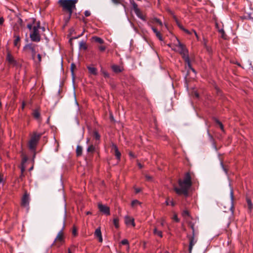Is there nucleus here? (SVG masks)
Segmentation results:
<instances>
[{
  "instance_id": "14",
  "label": "nucleus",
  "mask_w": 253,
  "mask_h": 253,
  "mask_svg": "<svg viewBox=\"0 0 253 253\" xmlns=\"http://www.w3.org/2000/svg\"><path fill=\"white\" fill-rule=\"evenodd\" d=\"M125 223L126 225H132L135 226L134 219L133 218L130 217L128 216H126L125 217Z\"/></svg>"
},
{
  "instance_id": "59",
  "label": "nucleus",
  "mask_w": 253,
  "mask_h": 253,
  "mask_svg": "<svg viewBox=\"0 0 253 253\" xmlns=\"http://www.w3.org/2000/svg\"><path fill=\"white\" fill-rule=\"evenodd\" d=\"M86 214L87 215H88V214H91V212H90V211H87V212H86Z\"/></svg>"
},
{
  "instance_id": "29",
  "label": "nucleus",
  "mask_w": 253,
  "mask_h": 253,
  "mask_svg": "<svg viewBox=\"0 0 253 253\" xmlns=\"http://www.w3.org/2000/svg\"><path fill=\"white\" fill-rule=\"evenodd\" d=\"M95 146L93 145H90L87 149V151L89 153H93L95 151Z\"/></svg>"
},
{
  "instance_id": "46",
  "label": "nucleus",
  "mask_w": 253,
  "mask_h": 253,
  "mask_svg": "<svg viewBox=\"0 0 253 253\" xmlns=\"http://www.w3.org/2000/svg\"><path fill=\"white\" fill-rule=\"evenodd\" d=\"M4 21V19L2 17H0V26L2 25Z\"/></svg>"
},
{
  "instance_id": "40",
  "label": "nucleus",
  "mask_w": 253,
  "mask_h": 253,
  "mask_svg": "<svg viewBox=\"0 0 253 253\" xmlns=\"http://www.w3.org/2000/svg\"><path fill=\"white\" fill-rule=\"evenodd\" d=\"M121 244L124 245H128V241L126 239H124L121 241Z\"/></svg>"
},
{
  "instance_id": "62",
  "label": "nucleus",
  "mask_w": 253,
  "mask_h": 253,
  "mask_svg": "<svg viewBox=\"0 0 253 253\" xmlns=\"http://www.w3.org/2000/svg\"><path fill=\"white\" fill-rule=\"evenodd\" d=\"M196 97H198V96H199V95H198V94L197 93H196Z\"/></svg>"
},
{
  "instance_id": "18",
  "label": "nucleus",
  "mask_w": 253,
  "mask_h": 253,
  "mask_svg": "<svg viewBox=\"0 0 253 253\" xmlns=\"http://www.w3.org/2000/svg\"><path fill=\"white\" fill-rule=\"evenodd\" d=\"M148 22H149L151 25H152V24H154V23H157L160 26H163L162 22L160 20V19H158L157 18H154L152 20H151L150 21H149Z\"/></svg>"
},
{
  "instance_id": "33",
  "label": "nucleus",
  "mask_w": 253,
  "mask_h": 253,
  "mask_svg": "<svg viewBox=\"0 0 253 253\" xmlns=\"http://www.w3.org/2000/svg\"><path fill=\"white\" fill-rule=\"evenodd\" d=\"M93 136L96 140H99L100 138V135L97 131L93 132Z\"/></svg>"
},
{
  "instance_id": "51",
  "label": "nucleus",
  "mask_w": 253,
  "mask_h": 253,
  "mask_svg": "<svg viewBox=\"0 0 253 253\" xmlns=\"http://www.w3.org/2000/svg\"><path fill=\"white\" fill-rule=\"evenodd\" d=\"M69 249H71V251L74 252L75 251L76 247L75 246H72Z\"/></svg>"
},
{
  "instance_id": "13",
  "label": "nucleus",
  "mask_w": 253,
  "mask_h": 253,
  "mask_svg": "<svg viewBox=\"0 0 253 253\" xmlns=\"http://www.w3.org/2000/svg\"><path fill=\"white\" fill-rule=\"evenodd\" d=\"M147 24L149 26L151 27V29L155 34L156 37L159 39V40L161 41H162L163 40V39L160 32H159L154 27L151 25L149 22H148Z\"/></svg>"
},
{
  "instance_id": "43",
  "label": "nucleus",
  "mask_w": 253,
  "mask_h": 253,
  "mask_svg": "<svg viewBox=\"0 0 253 253\" xmlns=\"http://www.w3.org/2000/svg\"><path fill=\"white\" fill-rule=\"evenodd\" d=\"M183 31L188 35H191L192 33H193L192 30L191 31H190L185 28L184 29Z\"/></svg>"
},
{
  "instance_id": "39",
  "label": "nucleus",
  "mask_w": 253,
  "mask_h": 253,
  "mask_svg": "<svg viewBox=\"0 0 253 253\" xmlns=\"http://www.w3.org/2000/svg\"><path fill=\"white\" fill-rule=\"evenodd\" d=\"M219 32L222 34V38L223 39H225V34L224 30L223 29H221L219 30Z\"/></svg>"
},
{
  "instance_id": "38",
  "label": "nucleus",
  "mask_w": 253,
  "mask_h": 253,
  "mask_svg": "<svg viewBox=\"0 0 253 253\" xmlns=\"http://www.w3.org/2000/svg\"><path fill=\"white\" fill-rule=\"evenodd\" d=\"M98 48L100 51L103 52L106 50V47L105 45H101L98 46Z\"/></svg>"
},
{
  "instance_id": "19",
  "label": "nucleus",
  "mask_w": 253,
  "mask_h": 253,
  "mask_svg": "<svg viewBox=\"0 0 253 253\" xmlns=\"http://www.w3.org/2000/svg\"><path fill=\"white\" fill-rule=\"evenodd\" d=\"M33 117L37 120H40V113L38 110H35L33 113Z\"/></svg>"
},
{
  "instance_id": "15",
  "label": "nucleus",
  "mask_w": 253,
  "mask_h": 253,
  "mask_svg": "<svg viewBox=\"0 0 253 253\" xmlns=\"http://www.w3.org/2000/svg\"><path fill=\"white\" fill-rule=\"evenodd\" d=\"M94 236L98 238V240L99 242H102L103 241L102 234L100 228H97L94 232Z\"/></svg>"
},
{
  "instance_id": "2",
  "label": "nucleus",
  "mask_w": 253,
  "mask_h": 253,
  "mask_svg": "<svg viewBox=\"0 0 253 253\" xmlns=\"http://www.w3.org/2000/svg\"><path fill=\"white\" fill-rule=\"evenodd\" d=\"M168 45L171 47L173 50L178 52L182 55L185 62L187 64L189 69L195 74V70L192 67L190 63L188 50L184 45L180 42L179 40L176 38L174 43L169 44Z\"/></svg>"
},
{
  "instance_id": "56",
  "label": "nucleus",
  "mask_w": 253,
  "mask_h": 253,
  "mask_svg": "<svg viewBox=\"0 0 253 253\" xmlns=\"http://www.w3.org/2000/svg\"><path fill=\"white\" fill-rule=\"evenodd\" d=\"M138 166L140 169H141L143 167L142 165L140 163H138Z\"/></svg>"
},
{
  "instance_id": "4",
  "label": "nucleus",
  "mask_w": 253,
  "mask_h": 253,
  "mask_svg": "<svg viewBox=\"0 0 253 253\" xmlns=\"http://www.w3.org/2000/svg\"><path fill=\"white\" fill-rule=\"evenodd\" d=\"M42 135V133H37L36 132L33 133L29 142V147L31 150H35L36 149Z\"/></svg>"
},
{
  "instance_id": "55",
  "label": "nucleus",
  "mask_w": 253,
  "mask_h": 253,
  "mask_svg": "<svg viewBox=\"0 0 253 253\" xmlns=\"http://www.w3.org/2000/svg\"><path fill=\"white\" fill-rule=\"evenodd\" d=\"M146 179H147V180H150V179H151V176H148V175H146Z\"/></svg>"
},
{
  "instance_id": "35",
  "label": "nucleus",
  "mask_w": 253,
  "mask_h": 253,
  "mask_svg": "<svg viewBox=\"0 0 253 253\" xmlns=\"http://www.w3.org/2000/svg\"><path fill=\"white\" fill-rule=\"evenodd\" d=\"M166 205L168 206L169 205H170L171 206H172V207L174 206L175 204V203L172 200V201H169V199H168L166 201Z\"/></svg>"
},
{
  "instance_id": "54",
  "label": "nucleus",
  "mask_w": 253,
  "mask_h": 253,
  "mask_svg": "<svg viewBox=\"0 0 253 253\" xmlns=\"http://www.w3.org/2000/svg\"><path fill=\"white\" fill-rule=\"evenodd\" d=\"M135 193H138L140 192V189L139 188L135 189Z\"/></svg>"
},
{
  "instance_id": "12",
  "label": "nucleus",
  "mask_w": 253,
  "mask_h": 253,
  "mask_svg": "<svg viewBox=\"0 0 253 253\" xmlns=\"http://www.w3.org/2000/svg\"><path fill=\"white\" fill-rule=\"evenodd\" d=\"M188 225L192 230V234H198V230L196 229L195 225L196 223V220H194L192 221H187Z\"/></svg>"
},
{
  "instance_id": "37",
  "label": "nucleus",
  "mask_w": 253,
  "mask_h": 253,
  "mask_svg": "<svg viewBox=\"0 0 253 253\" xmlns=\"http://www.w3.org/2000/svg\"><path fill=\"white\" fill-rule=\"evenodd\" d=\"M131 3H132V6H133V10H134V12L136 11L137 10L139 9L138 8L137 4L134 1H133V2H131Z\"/></svg>"
},
{
  "instance_id": "34",
  "label": "nucleus",
  "mask_w": 253,
  "mask_h": 253,
  "mask_svg": "<svg viewBox=\"0 0 253 253\" xmlns=\"http://www.w3.org/2000/svg\"><path fill=\"white\" fill-rule=\"evenodd\" d=\"M101 72L105 78H108L109 77L108 73L106 71L103 69L102 68H101Z\"/></svg>"
},
{
  "instance_id": "41",
  "label": "nucleus",
  "mask_w": 253,
  "mask_h": 253,
  "mask_svg": "<svg viewBox=\"0 0 253 253\" xmlns=\"http://www.w3.org/2000/svg\"><path fill=\"white\" fill-rule=\"evenodd\" d=\"M112 1L116 4H120L122 2L123 0H112Z\"/></svg>"
},
{
  "instance_id": "6",
  "label": "nucleus",
  "mask_w": 253,
  "mask_h": 253,
  "mask_svg": "<svg viewBox=\"0 0 253 253\" xmlns=\"http://www.w3.org/2000/svg\"><path fill=\"white\" fill-rule=\"evenodd\" d=\"M64 235L63 230L62 229L58 232L52 245L59 248L64 244Z\"/></svg>"
},
{
  "instance_id": "45",
  "label": "nucleus",
  "mask_w": 253,
  "mask_h": 253,
  "mask_svg": "<svg viewBox=\"0 0 253 253\" xmlns=\"http://www.w3.org/2000/svg\"><path fill=\"white\" fill-rule=\"evenodd\" d=\"M72 234L74 236H76L77 235V230L75 228H74L72 231Z\"/></svg>"
},
{
  "instance_id": "53",
  "label": "nucleus",
  "mask_w": 253,
  "mask_h": 253,
  "mask_svg": "<svg viewBox=\"0 0 253 253\" xmlns=\"http://www.w3.org/2000/svg\"><path fill=\"white\" fill-rule=\"evenodd\" d=\"M178 27H179V28H180V29H181V30H183H183H184V29H185V28H184V27H183L182 25H180V24H178Z\"/></svg>"
},
{
  "instance_id": "64",
  "label": "nucleus",
  "mask_w": 253,
  "mask_h": 253,
  "mask_svg": "<svg viewBox=\"0 0 253 253\" xmlns=\"http://www.w3.org/2000/svg\"><path fill=\"white\" fill-rule=\"evenodd\" d=\"M1 102H0V107H1Z\"/></svg>"
},
{
  "instance_id": "23",
  "label": "nucleus",
  "mask_w": 253,
  "mask_h": 253,
  "mask_svg": "<svg viewBox=\"0 0 253 253\" xmlns=\"http://www.w3.org/2000/svg\"><path fill=\"white\" fill-rule=\"evenodd\" d=\"M182 216L188 221V217H190V213L188 211L184 210L182 213Z\"/></svg>"
},
{
  "instance_id": "1",
  "label": "nucleus",
  "mask_w": 253,
  "mask_h": 253,
  "mask_svg": "<svg viewBox=\"0 0 253 253\" xmlns=\"http://www.w3.org/2000/svg\"><path fill=\"white\" fill-rule=\"evenodd\" d=\"M192 174L190 172H186L183 179L178 180V187L174 186V190L178 195H183L185 197L188 196L189 190L192 185Z\"/></svg>"
},
{
  "instance_id": "36",
  "label": "nucleus",
  "mask_w": 253,
  "mask_h": 253,
  "mask_svg": "<svg viewBox=\"0 0 253 253\" xmlns=\"http://www.w3.org/2000/svg\"><path fill=\"white\" fill-rule=\"evenodd\" d=\"M230 197H231V208L233 207V199H234V193L233 190H231L230 191Z\"/></svg>"
},
{
  "instance_id": "27",
  "label": "nucleus",
  "mask_w": 253,
  "mask_h": 253,
  "mask_svg": "<svg viewBox=\"0 0 253 253\" xmlns=\"http://www.w3.org/2000/svg\"><path fill=\"white\" fill-rule=\"evenodd\" d=\"M135 14L139 18H140L141 19L143 20H145V18H144V17L143 16V15H142L141 11L140 10V9H138V10H137L136 11L134 12Z\"/></svg>"
},
{
  "instance_id": "5",
  "label": "nucleus",
  "mask_w": 253,
  "mask_h": 253,
  "mask_svg": "<svg viewBox=\"0 0 253 253\" xmlns=\"http://www.w3.org/2000/svg\"><path fill=\"white\" fill-rule=\"evenodd\" d=\"M40 23L33 28V30L30 34L31 40L33 42H39L41 41V36L39 33Z\"/></svg>"
},
{
  "instance_id": "28",
  "label": "nucleus",
  "mask_w": 253,
  "mask_h": 253,
  "mask_svg": "<svg viewBox=\"0 0 253 253\" xmlns=\"http://www.w3.org/2000/svg\"><path fill=\"white\" fill-rule=\"evenodd\" d=\"M153 233L155 235H157L158 236L160 237V238L163 237L162 232L161 231L158 230L156 228H154Z\"/></svg>"
},
{
  "instance_id": "25",
  "label": "nucleus",
  "mask_w": 253,
  "mask_h": 253,
  "mask_svg": "<svg viewBox=\"0 0 253 253\" xmlns=\"http://www.w3.org/2000/svg\"><path fill=\"white\" fill-rule=\"evenodd\" d=\"M92 39L94 40V41L95 42H98L99 43L103 44L104 42L103 40V39H102L101 38H100L99 37L94 36V37H92Z\"/></svg>"
},
{
  "instance_id": "17",
  "label": "nucleus",
  "mask_w": 253,
  "mask_h": 253,
  "mask_svg": "<svg viewBox=\"0 0 253 253\" xmlns=\"http://www.w3.org/2000/svg\"><path fill=\"white\" fill-rule=\"evenodd\" d=\"M87 69L90 74L96 75L97 74V69L93 67L87 66Z\"/></svg>"
},
{
  "instance_id": "60",
  "label": "nucleus",
  "mask_w": 253,
  "mask_h": 253,
  "mask_svg": "<svg viewBox=\"0 0 253 253\" xmlns=\"http://www.w3.org/2000/svg\"><path fill=\"white\" fill-rule=\"evenodd\" d=\"M163 253H169L168 251H164Z\"/></svg>"
},
{
  "instance_id": "52",
  "label": "nucleus",
  "mask_w": 253,
  "mask_h": 253,
  "mask_svg": "<svg viewBox=\"0 0 253 253\" xmlns=\"http://www.w3.org/2000/svg\"><path fill=\"white\" fill-rule=\"evenodd\" d=\"M129 155L132 157V158H134L135 157V156L133 154V153L131 152H129Z\"/></svg>"
},
{
  "instance_id": "63",
  "label": "nucleus",
  "mask_w": 253,
  "mask_h": 253,
  "mask_svg": "<svg viewBox=\"0 0 253 253\" xmlns=\"http://www.w3.org/2000/svg\"><path fill=\"white\" fill-rule=\"evenodd\" d=\"M74 66V64H72V70L73 71V66Z\"/></svg>"
},
{
  "instance_id": "50",
  "label": "nucleus",
  "mask_w": 253,
  "mask_h": 253,
  "mask_svg": "<svg viewBox=\"0 0 253 253\" xmlns=\"http://www.w3.org/2000/svg\"><path fill=\"white\" fill-rule=\"evenodd\" d=\"M192 32H193V33H194V34H195V36L196 37V38H197L198 40H199V38L198 35H197V32H196L194 30H192Z\"/></svg>"
},
{
  "instance_id": "24",
  "label": "nucleus",
  "mask_w": 253,
  "mask_h": 253,
  "mask_svg": "<svg viewBox=\"0 0 253 253\" xmlns=\"http://www.w3.org/2000/svg\"><path fill=\"white\" fill-rule=\"evenodd\" d=\"M131 205L132 207L134 208V207H136L137 206H141V203L140 202L137 200H133L131 202Z\"/></svg>"
},
{
  "instance_id": "9",
  "label": "nucleus",
  "mask_w": 253,
  "mask_h": 253,
  "mask_svg": "<svg viewBox=\"0 0 253 253\" xmlns=\"http://www.w3.org/2000/svg\"><path fill=\"white\" fill-rule=\"evenodd\" d=\"M30 195L27 192L23 195L21 200V206L27 208H29Z\"/></svg>"
},
{
  "instance_id": "7",
  "label": "nucleus",
  "mask_w": 253,
  "mask_h": 253,
  "mask_svg": "<svg viewBox=\"0 0 253 253\" xmlns=\"http://www.w3.org/2000/svg\"><path fill=\"white\" fill-rule=\"evenodd\" d=\"M38 47V45L33 44L32 43L26 44L24 47V49L25 50H29L32 53V58L35 59V56L36 54V48Z\"/></svg>"
},
{
  "instance_id": "61",
  "label": "nucleus",
  "mask_w": 253,
  "mask_h": 253,
  "mask_svg": "<svg viewBox=\"0 0 253 253\" xmlns=\"http://www.w3.org/2000/svg\"><path fill=\"white\" fill-rule=\"evenodd\" d=\"M24 169H21V171H22V172H23L24 171Z\"/></svg>"
},
{
  "instance_id": "22",
  "label": "nucleus",
  "mask_w": 253,
  "mask_h": 253,
  "mask_svg": "<svg viewBox=\"0 0 253 253\" xmlns=\"http://www.w3.org/2000/svg\"><path fill=\"white\" fill-rule=\"evenodd\" d=\"M14 37L15 38V39L14 41V45L15 46H16L18 48H19V42L20 41V38L19 36H14Z\"/></svg>"
},
{
  "instance_id": "16",
  "label": "nucleus",
  "mask_w": 253,
  "mask_h": 253,
  "mask_svg": "<svg viewBox=\"0 0 253 253\" xmlns=\"http://www.w3.org/2000/svg\"><path fill=\"white\" fill-rule=\"evenodd\" d=\"M112 147L114 149L115 155L117 159L119 160L121 158V153L119 152L118 148L116 145L113 144Z\"/></svg>"
},
{
  "instance_id": "3",
  "label": "nucleus",
  "mask_w": 253,
  "mask_h": 253,
  "mask_svg": "<svg viewBox=\"0 0 253 253\" xmlns=\"http://www.w3.org/2000/svg\"><path fill=\"white\" fill-rule=\"evenodd\" d=\"M78 0H59L58 3L62 7L63 9L66 10L69 13V18L73 12L74 9H76V4Z\"/></svg>"
},
{
  "instance_id": "58",
  "label": "nucleus",
  "mask_w": 253,
  "mask_h": 253,
  "mask_svg": "<svg viewBox=\"0 0 253 253\" xmlns=\"http://www.w3.org/2000/svg\"><path fill=\"white\" fill-rule=\"evenodd\" d=\"M221 165H222V166L223 167V169H224V170L225 171V172L226 173H227V170H226V169L225 168H223V164H222V163H221Z\"/></svg>"
},
{
  "instance_id": "49",
  "label": "nucleus",
  "mask_w": 253,
  "mask_h": 253,
  "mask_svg": "<svg viewBox=\"0 0 253 253\" xmlns=\"http://www.w3.org/2000/svg\"><path fill=\"white\" fill-rule=\"evenodd\" d=\"M27 28L30 30H33V28H32V24H28L27 25Z\"/></svg>"
},
{
  "instance_id": "20",
  "label": "nucleus",
  "mask_w": 253,
  "mask_h": 253,
  "mask_svg": "<svg viewBox=\"0 0 253 253\" xmlns=\"http://www.w3.org/2000/svg\"><path fill=\"white\" fill-rule=\"evenodd\" d=\"M112 69L115 73H120L122 71L121 68L119 66L116 65H113L112 66Z\"/></svg>"
},
{
  "instance_id": "30",
  "label": "nucleus",
  "mask_w": 253,
  "mask_h": 253,
  "mask_svg": "<svg viewBox=\"0 0 253 253\" xmlns=\"http://www.w3.org/2000/svg\"><path fill=\"white\" fill-rule=\"evenodd\" d=\"M80 47L83 48L84 50L86 49L87 46L86 43L84 41H82L79 43Z\"/></svg>"
},
{
  "instance_id": "31",
  "label": "nucleus",
  "mask_w": 253,
  "mask_h": 253,
  "mask_svg": "<svg viewBox=\"0 0 253 253\" xmlns=\"http://www.w3.org/2000/svg\"><path fill=\"white\" fill-rule=\"evenodd\" d=\"M215 121L217 124H218L220 128V129L223 131H224V126L223 124L217 119H215Z\"/></svg>"
},
{
  "instance_id": "44",
  "label": "nucleus",
  "mask_w": 253,
  "mask_h": 253,
  "mask_svg": "<svg viewBox=\"0 0 253 253\" xmlns=\"http://www.w3.org/2000/svg\"><path fill=\"white\" fill-rule=\"evenodd\" d=\"M84 15L85 17H88L90 15V12L88 10H86L84 12Z\"/></svg>"
},
{
  "instance_id": "42",
  "label": "nucleus",
  "mask_w": 253,
  "mask_h": 253,
  "mask_svg": "<svg viewBox=\"0 0 253 253\" xmlns=\"http://www.w3.org/2000/svg\"><path fill=\"white\" fill-rule=\"evenodd\" d=\"M173 219L177 222L179 221V219L177 217V214H175L173 216Z\"/></svg>"
},
{
  "instance_id": "48",
  "label": "nucleus",
  "mask_w": 253,
  "mask_h": 253,
  "mask_svg": "<svg viewBox=\"0 0 253 253\" xmlns=\"http://www.w3.org/2000/svg\"><path fill=\"white\" fill-rule=\"evenodd\" d=\"M37 57H38V62H41V60H42V57H41V55L40 54H38L37 55Z\"/></svg>"
},
{
  "instance_id": "10",
  "label": "nucleus",
  "mask_w": 253,
  "mask_h": 253,
  "mask_svg": "<svg viewBox=\"0 0 253 253\" xmlns=\"http://www.w3.org/2000/svg\"><path fill=\"white\" fill-rule=\"evenodd\" d=\"M98 208L99 211L102 213L107 215L110 214V208L108 206L103 205L101 203H98Z\"/></svg>"
},
{
  "instance_id": "11",
  "label": "nucleus",
  "mask_w": 253,
  "mask_h": 253,
  "mask_svg": "<svg viewBox=\"0 0 253 253\" xmlns=\"http://www.w3.org/2000/svg\"><path fill=\"white\" fill-rule=\"evenodd\" d=\"M6 59L9 64L13 66H18L19 65L16 60L9 52L7 53Z\"/></svg>"
},
{
  "instance_id": "47",
  "label": "nucleus",
  "mask_w": 253,
  "mask_h": 253,
  "mask_svg": "<svg viewBox=\"0 0 253 253\" xmlns=\"http://www.w3.org/2000/svg\"><path fill=\"white\" fill-rule=\"evenodd\" d=\"M161 225L164 226L166 223L165 219L164 218H162L161 219Z\"/></svg>"
},
{
  "instance_id": "26",
  "label": "nucleus",
  "mask_w": 253,
  "mask_h": 253,
  "mask_svg": "<svg viewBox=\"0 0 253 253\" xmlns=\"http://www.w3.org/2000/svg\"><path fill=\"white\" fill-rule=\"evenodd\" d=\"M83 148L82 147L78 145L76 148V154L77 156H80L82 154Z\"/></svg>"
},
{
  "instance_id": "8",
  "label": "nucleus",
  "mask_w": 253,
  "mask_h": 253,
  "mask_svg": "<svg viewBox=\"0 0 253 253\" xmlns=\"http://www.w3.org/2000/svg\"><path fill=\"white\" fill-rule=\"evenodd\" d=\"M197 235V234H192V235L188 234L187 235V237L189 239V249H188L189 253H191L193 246L195 245V244L197 242V239L196 238Z\"/></svg>"
},
{
  "instance_id": "21",
  "label": "nucleus",
  "mask_w": 253,
  "mask_h": 253,
  "mask_svg": "<svg viewBox=\"0 0 253 253\" xmlns=\"http://www.w3.org/2000/svg\"><path fill=\"white\" fill-rule=\"evenodd\" d=\"M246 201L248 204V209L250 211H251L253 209V205L252 203V201L249 198H247Z\"/></svg>"
},
{
  "instance_id": "57",
  "label": "nucleus",
  "mask_w": 253,
  "mask_h": 253,
  "mask_svg": "<svg viewBox=\"0 0 253 253\" xmlns=\"http://www.w3.org/2000/svg\"><path fill=\"white\" fill-rule=\"evenodd\" d=\"M73 252L71 251V249H68V253H73Z\"/></svg>"
},
{
  "instance_id": "32",
  "label": "nucleus",
  "mask_w": 253,
  "mask_h": 253,
  "mask_svg": "<svg viewBox=\"0 0 253 253\" xmlns=\"http://www.w3.org/2000/svg\"><path fill=\"white\" fill-rule=\"evenodd\" d=\"M119 220L118 218H115L113 219V223L116 228H118L119 227Z\"/></svg>"
}]
</instances>
